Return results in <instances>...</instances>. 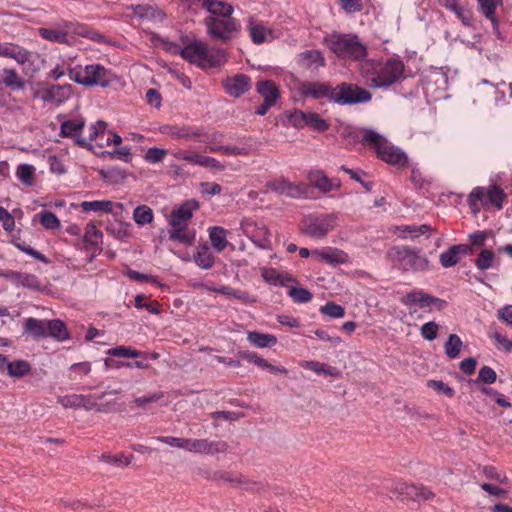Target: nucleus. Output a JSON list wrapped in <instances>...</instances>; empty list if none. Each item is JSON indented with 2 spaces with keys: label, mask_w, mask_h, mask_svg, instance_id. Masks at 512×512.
<instances>
[{
  "label": "nucleus",
  "mask_w": 512,
  "mask_h": 512,
  "mask_svg": "<svg viewBox=\"0 0 512 512\" xmlns=\"http://www.w3.org/2000/svg\"><path fill=\"white\" fill-rule=\"evenodd\" d=\"M199 203L195 199L183 202L179 207L173 209L168 217L169 239L180 242L186 246L194 244L196 232L189 228L193 212L198 210Z\"/></svg>",
  "instance_id": "obj_1"
},
{
  "label": "nucleus",
  "mask_w": 512,
  "mask_h": 512,
  "mask_svg": "<svg viewBox=\"0 0 512 512\" xmlns=\"http://www.w3.org/2000/svg\"><path fill=\"white\" fill-rule=\"evenodd\" d=\"M404 65L398 59L367 60L361 66V75L374 88L388 87L402 75Z\"/></svg>",
  "instance_id": "obj_2"
},
{
  "label": "nucleus",
  "mask_w": 512,
  "mask_h": 512,
  "mask_svg": "<svg viewBox=\"0 0 512 512\" xmlns=\"http://www.w3.org/2000/svg\"><path fill=\"white\" fill-rule=\"evenodd\" d=\"M85 125L86 120L83 117L67 119L61 123L60 136L70 138L76 146L86 148L88 150L92 149V142L97 141V139L100 138L101 142H98L97 144L100 147H104L105 144L102 140L106 134V122L99 120L91 124L88 136L83 135Z\"/></svg>",
  "instance_id": "obj_3"
},
{
  "label": "nucleus",
  "mask_w": 512,
  "mask_h": 512,
  "mask_svg": "<svg viewBox=\"0 0 512 512\" xmlns=\"http://www.w3.org/2000/svg\"><path fill=\"white\" fill-rule=\"evenodd\" d=\"M362 142L372 148L381 161L397 167H406L408 165L406 153L394 146L379 133L371 129L363 130Z\"/></svg>",
  "instance_id": "obj_4"
},
{
  "label": "nucleus",
  "mask_w": 512,
  "mask_h": 512,
  "mask_svg": "<svg viewBox=\"0 0 512 512\" xmlns=\"http://www.w3.org/2000/svg\"><path fill=\"white\" fill-rule=\"evenodd\" d=\"M326 46L339 58L363 60L367 55V47L355 34L334 32L324 38Z\"/></svg>",
  "instance_id": "obj_5"
},
{
  "label": "nucleus",
  "mask_w": 512,
  "mask_h": 512,
  "mask_svg": "<svg viewBox=\"0 0 512 512\" xmlns=\"http://www.w3.org/2000/svg\"><path fill=\"white\" fill-rule=\"evenodd\" d=\"M388 258L398 269L407 272L426 271L429 261L415 249L405 246H394L388 251Z\"/></svg>",
  "instance_id": "obj_6"
},
{
  "label": "nucleus",
  "mask_w": 512,
  "mask_h": 512,
  "mask_svg": "<svg viewBox=\"0 0 512 512\" xmlns=\"http://www.w3.org/2000/svg\"><path fill=\"white\" fill-rule=\"evenodd\" d=\"M204 24L210 38L227 43L236 38L241 31V23L232 15L225 17H206Z\"/></svg>",
  "instance_id": "obj_7"
},
{
  "label": "nucleus",
  "mask_w": 512,
  "mask_h": 512,
  "mask_svg": "<svg viewBox=\"0 0 512 512\" xmlns=\"http://www.w3.org/2000/svg\"><path fill=\"white\" fill-rule=\"evenodd\" d=\"M338 223L339 216L335 212L309 214L302 221V231L311 238L322 239L333 231Z\"/></svg>",
  "instance_id": "obj_8"
},
{
  "label": "nucleus",
  "mask_w": 512,
  "mask_h": 512,
  "mask_svg": "<svg viewBox=\"0 0 512 512\" xmlns=\"http://www.w3.org/2000/svg\"><path fill=\"white\" fill-rule=\"evenodd\" d=\"M0 57L11 58L21 65L23 69L31 70L32 72L39 71L45 62V59L38 53L28 51L18 44L9 42H0Z\"/></svg>",
  "instance_id": "obj_9"
},
{
  "label": "nucleus",
  "mask_w": 512,
  "mask_h": 512,
  "mask_svg": "<svg viewBox=\"0 0 512 512\" xmlns=\"http://www.w3.org/2000/svg\"><path fill=\"white\" fill-rule=\"evenodd\" d=\"M372 94L356 84L343 82L333 88L332 102L341 105L367 103Z\"/></svg>",
  "instance_id": "obj_10"
},
{
  "label": "nucleus",
  "mask_w": 512,
  "mask_h": 512,
  "mask_svg": "<svg viewBox=\"0 0 512 512\" xmlns=\"http://www.w3.org/2000/svg\"><path fill=\"white\" fill-rule=\"evenodd\" d=\"M401 303L407 307L418 305L422 309L433 307L438 311L443 310L447 306L445 300L432 296L421 289L405 294L401 298Z\"/></svg>",
  "instance_id": "obj_11"
},
{
  "label": "nucleus",
  "mask_w": 512,
  "mask_h": 512,
  "mask_svg": "<svg viewBox=\"0 0 512 512\" xmlns=\"http://www.w3.org/2000/svg\"><path fill=\"white\" fill-rule=\"evenodd\" d=\"M177 160L184 161L191 165H196L216 171H223L225 165L214 157H210L193 150H178L172 153Z\"/></svg>",
  "instance_id": "obj_12"
},
{
  "label": "nucleus",
  "mask_w": 512,
  "mask_h": 512,
  "mask_svg": "<svg viewBox=\"0 0 512 512\" xmlns=\"http://www.w3.org/2000/svg\"><path fill=\"white\" fill-rule=\"evenodd\" d=\"M114 79L113 73L101 64H89L84 67L82 85L86 87H108Z\"/></svg>",
  "instance_id": "obj_13"
},
{
  "label": "nucleus",
  "mask_w": 512,
  "mask_h": 512,
  "mask_svg": "<svg viewBox=\"0 0 512 512\" xmlns=\"http://www.w3.org/2000/svg\"><path fill=\"white\" fill-rule=\"evenodd\" d=\"M184 450L200 454H216L223 453L228 449L225 441H210L208 439H191L185 438Z\"/></svg>",
  "instance_id": "obj_14"
},
{
  "label": "nucleus",
  "mask_w": 512,
  "mask_h": 512,
  "mask_svg": "<svg viewBox=\"0 0 512 512\" xmlns=\"http://www.w3.org/2000/svg\"><path fill=\"white\" fill-rule=\"evenodd\" d=\"M67 25L68 21L62 20L51 27L39 28L38 34L41 38L47 41L71 46L73 45V40L69 36V30L66 27Z\"/></svg>",
  "instance_id": "obj_15"
},
{
  "label": "nucleus",
  "mask_w": 512,
  "mask_h": 512,
  "mask_svg": "<svg viewBox=\"0 0 512 512\" xmlns=\"http://www.w3.org/2000/svg\"><path fill=\"white\" fill-rule=\"evenodd\" d=\"M249 37L254 44L260 45L271 42L276 38L275 31L266 23L250 19L247 25Z\"/></svg>",
  "instance_id": "obj_16"
},
{
  "label": "nucleus",
  "mask_w": 512,
  "mask_h": 512,
  "mask_svg": "<svg viewBox=\"0 0 512 512\" xmlns=\"http://www.w3.org/2000/svg\"><path fill=\"white\" fill-rule=\"evenodd\" d=\"M393 490L403 499H411L414 501L420 499L429 500L434 497V494L427 488L405 482H396Z\"/></svg>",
  "instance_id": "obj_17"
},
{
  "label": "nucleus",
  "mask_w": 512,
  "mask_h": 512,
  "mask_svg": "<svg viewBox=\"0 0 512 512\" xmlns=\"http://www.w3.org/2000/svg\"><path fill=\"white\" fill-rule=\"evenodd\" d=\"M297 65L305 70L315 71L326 65L325 58L320 50L311 49L296 55Z\"/></svg>",
  "instance_id": "obj_18"
},
{
  "label": "nucleus",
  "mask_w": 512,
  "mask_h": 512,
  "mask_svg": "<svg viewBox=\"0 0 512 512\" xmlns=\"http://www.w3.org/2000/svg\"><path fill=\"white\" fill-rule=\"evenodd\" d=\"M72 93L73 88L70 84L51 85L41 92V99L47 103L61 105L71 97Z\"/></svg>",
  "instance_id": "obj_19"
},
{
  "label": "nucleus",
  "mask_w": 512,
  "mask_h": 512,
  "mask_svg": "<svg viewBox=\"0 0 512 512\" xmlns=\"http://www.w3.org/2000/svg\"><path fill=\"white\" fill-rule=\"evenodd\" d=\"M299 92L304 97L328 98L332 101L333 87L326 83L304 81L299 86Z\"/></svg>",
  "instance_id": "obj_20"
},
{
  "label": "nucleus",
  "mask_w": 512,
  "mask_h": 512,
  "mask_svg": "<svg viewBox=\"0 0 512 512\" xmlns=\"http://www.w3.org/2000/svg\"><path fill=\"white\" fill-rule=\"evenodd\" d=\"M469 254H471V246L468 244H456L442 252L439 256V261L444 268H450L457 265L462 257Z\"/></svg>",
  "instance_id": "obj_21"
},
{
  "label": "nucleus",
  "mask_w": 512,
  "mask_h": 512,
  "mask_svg": "<svg viewBox=\"0 0 512 512\" xmlns=\"http://www.w3.org/2000/svg\"><path fill=\"white\" fill-rule=\"evenodd\" d=\"M161 134L173 139H193L201 136V130L188 125H162L159 128Z\"/></svg>",
  "instance_id": "obj_22"
},
{
  "label": "nucleus",
  "mask_w": 512,
  "mask_h": 512,
  "mask_svg": "<svg viewBox=\"0 0 512 512\" xmlns=\"http://www.w3.org/2000/svg\"><path fill=\"white\" fill-rule=\"evenodd\" d=\"M225 91L234 97H240L247 92L251 87V79L244 74H237L234 77H229L223 81Z\"/></svg>",
  "instance_id": "obj_23"
},
{
  "label": "nucleus",
  "mask_w": 512,
  "mask_h": 512,
  "mask_svg": "<svg viewBox=\"0 0 512 512\" xmlns=\"http://www.w3.org/2000/svg\"><path fill=\"white\" fill-rule=\"evenodd\" d=\"M66 27L69 30V36L73 42L75 41L74 36H81L98 43L105 42V37L87 24L68 21Z\"/></svg>",
  "instance_id": "obj_24"
},
{
  "label": "nucleus",
  "mask_w": 512,
  "mask_h": 512,
  "mask_svg": "<svg viewBox=\"0 0 512 512\" xmlns=\"http://www.w3.org/2000/svg\"><path fill=\"white\" fill-rule=\"evenodd\" d=\"M312 256L328 264H345L348 262V254L336 247H324L312 251Z\"/></svg>",
  "instance_id": "obj_25"
},
{
  "label": "nucleus",
  "mask_w": 512,
  "mask_h": 512,
  "mask_svg": "<svg viewBox=\"0 0 512 512\" xmlns=\"http://www.w3.org/2000/svg\"><path fill=\"white\" fill-rule=\"evenodd\" d=\"M267 187L281 195H286L292 198H298L304 193V187L291 183L284 178L275 179L268 182Z\"/></svg>",
  "instance_id": "obj_26"
},
{
  "label": "nucleus",
  "mask_w": 512,
  "mask_h": 512,
  "mask_svg": "<svg viewBox=\"0 0 512 512\" xmlns=\"http://www.w3.org/2000/svg\"><path fill=\"white\" fill-rule=\"evenodd\" d=\"M238 355L240 358L248 361L249 363H253L259 368L267 369L270 372H276L281 374H287V369L283 366H275L273 364L268 363L264 358L260 357L256 352L253 351H239Z\"/></svg>",
  "instance_id": "obj_27"
},
{
  "label": "nucleus",
  "mask_w": 512,
  "mask_h": 512,
  "mask_svg": "<svg viewBox=\"0 0 512 512\" xmlns=\"http://www.w3.org/2000/svg\"><path fill=\"white\" fill-rule=\"evenodd\" d=\"M238 355L240 358L248 361L249 363H253L259 368L267 369L270 372H276L281 374H287V369L283 366H275L273 364L268 363L264 358L260 357L256 352L253 351H239Z\"/></svg>",
  "instance_id": "obj_28"
},
{
  "label": "nucleus",
  "mask_w": 512,
  "mask_h": 512,
  "mask_svg": "<svg viewBox=\"0 0 512 512\" xmlns=\"http://www.w3.org/2000/svg\"><path fill=\"white\" fill-rule=\"evenodd\" d=\"M206 44L201 41H193L187 44L181 51V56L190 63L201 66L203 55H205Z\"/></svg>",
  "instance_id": "obj_29"
},
{
  "label": "nucleus",
  "mask_w": 512,
  "mask_h": 512,
  "mask_svg": "<svg viewBox=\"0 0 512 512\" xmlns=\"http://www.w3.org/2000/svg\"><path fill=\"white\" fill-rule=\"evenodd\" d=\"M309 182L323 193L330 192L340 187L339 182L329 179L322 171L314 170L308 173Z\"/></svg>",
  "instance_id": "obj_30"
},
{
  "label": "nucleus",
  "mask_w": 512,
  "mask_h": 512,
  "mask_svg": "<svg viewBox=\"0 0 512 512\" xmlns=\"http://www.w3.org/2000/svg\"><path fill=\"white\" fill-rule=\"evenodd\" d=\"M1 84H4L14 91H21L26 87L25 80L20 76L17 70L7 67L1 70L0 85Z\"/></svg>",
  "instance_id": "obj_31"
},
{
  "label": "nucleus",
  "mask_w": 512,
  "mask_h": 512,
  "mask_svg": "<svg viewBox=\"0 0 512 512\" xmlns=\"http://www.w3.org/2000/svg\"><path fill=\"white\" fill-rule=\"evenodd\" d=\"M193 259L195 264L201 269H211L215 264V256L208 244H199L194 252Z\"/></svg>",
  "instance_id": "obj_32"
},
{
  "label": "nucleus",
  "mask_w": 512,
  "mask_h": 512,
  "mask_svg": "<svg viewBox=\"0 0 512 512\" xmlns=\"http://www.w3.org/2000/svg\"><path fill=\"white\" fill-rule=\"evenodd\" d=\"M24 334L34 339L46 338L47 320L37 319L33 317L26 318L23 323Z\"/></svg>",
  "instance_id": "obj_33"
},
{
  "label": "nucleus",
  "mask_w": 512,
  "mask_h": 512,
  "mask_svg": "<svg viewBox=\"0 0 512 512\" xmlns=\"http://www.w3.org/2000/svg\"><path fill=\"white\" fill-rule=\"evenodd\" d=\"M256 90L263 98V101L273 105L276 104V101L280 97V91L272 80H262L257 82Z\"/></svg>",
  "instance_id": "obj_34"
},
{
  "label": "nucleus",
  "mask_w": 512,
  "mask_h": 512,
  "mask_svg": "<svg viewBox=\"0 0 512 512\" xmlns=\"http://www.w3.org/2000/svg\"><path fill=\"white\" fill-rule=\"evenodd\" d=\"M209 239L212 247L217 252H223L228 246H234L227 240V230L221 226H213L209 228Z\"/></svg>",
  "instance_id": "obj_35"
},
{
  "label": "nucleus",
  "mask_w": 512,
  "mask_h": 512,
  "mask_svg": "<svg viewBox=\"0 0 512 512\" xmlns=\"http://www.w3.org/2000/svg\"><path fill=\"white\" fill-rule=\"evenodd\" d=\"M46 337H51L59 342H63L70 338V334L63 321L52 319L47 320Z\"/></svg>",
  "instance_id": "obj_36"
},
{
  "label": "nucleus",
  "mask_w": 512,
  "mask_h": 512,
  "mask_svg": "<svg viewBox=\"0 0 512 512\" xmlns=\"http://www.w3.org/2000/svg\"><path fill=\"white\" fill-rule=\"evenodd\" d=\"M247 340L250 344L258 348H271L277 343L276 336L258 331H249L247 333Z\"/></svg>",
  "instance_id": "obj_37"
},
{
  "label": "nucleus",
  "mask_w": 512,
  "mask_h": 512,
  "mask_svg": "<svg viewBox=\"0 0 512 512\" xmlns=\"http://www.w3.org/2000/svg\"><path fill=\"white\" fill-rule=\"evenodd\" d=\"M226 62V54L222 49H218L216 51H208V48H205V55H203V59L201 62L200 68H215L220 67Z\"/></svg>",
  "instance_id": "obj_38"
},
{
  "label": "nucleus",
  "mask_w": 512,
  "mask_h": 512,
  "mask_svg": "<svg viewBox=\"0 0 512 512\" xmlns=\"http://www.w3.org/2000/svg\"><path fill=\"white\" fill-rule=\"evenodd\" d=\"M15 176L25 187H32L36 182V168L31 164H19Z\"/></svg>",
  "instance_id": "obj_39"
},
{
  "label": "nucleus",
  "mask_w": 512,
  "mask_h": 512,
  "mask_svg": "<svg viewBox=\"0 0 512 512\" xmlns=\"http://www.w3.org/2000/svg\"><path fill=\"white\" fill-rule=\"evenodd\" d=\"M205 9L211 14L209 17H225L234 12L231 4L221 0H209Z\"/></svg>",
  "instance_id": "obj_40"
},
{
  "label": "nucleus",
  "mask_w": 512,
  "mask_h": 512,
  "mask_svg": "<svg viewBox=\"0 0 512 512\" xmlns=\"http://www.w3.org/2000/svg\"><path fill=\"white\" fill-rule=\"evenodd\" d=\"M506 198V194L503 189L496 185H491L486 191L485 201L483 206L493 205L497 209H502L503 202Z\"/></svg>",
  "instance_id": "obj_41"
},
{
  "label": "nucleus",
  "mask_w": 512,
  "mask_h": 512,
  "mask_svg": "<svg viewBox=\"0 0 512 512\" xmlns=\"http://www.w3.org/2000/svg\"><path fill=\"white\" fill-rule=\"evenodd\" d=\"M396 230L399 232V236L403 238H417L420 235H424L428 233L431 230V227L429 225L423 224V225H402L398 226Z\"/></svg>",
  "instance_id": "obj_42"
},
{
  "label": "nucleus",
  "mask_w": 512,
  "mask_h": 512,
  "mask_svg": "<svg viewBox=\"0 0 512 512\" xmlns=\"http://www.w3.org/2000/svg\"><path fill=\"white\" fill-rule=\"evenodd\" d=\"M31 371V365L26 360L8 361L7 374L13 378H21Z\"/></svg>",
  "instance_id": "obj_43"
},
{
  "label": "nucleus",
  "mask_w": 512,
  "mask_h": 512,
  "mask_svg": "<svg viewBox=\"0 0 512 512\" xmlns=\"http://www.w3.org/2000/svg\"><path fill=\"white\" fill-rule=\"evenodd\" d=\"M306 127L317 132H325L330 128V123L318 113L307 111Z\"/></svg>",
  "instance_id": "obj_44"
},
{
  "label": "nucleus",
  "mask_w": 512,
  "mask_h": 512,
  "mask_svg": "<svg viewBox=\"0 0 512 512\" xmlns=\"http://www.w3.org/2000/svg\"><path fill=\"white\" fill-rule=\"evenodd\" d=\"M133 13L136 16L147 20H156L161 19L163 17L161 11L157 10L155 7L148 4L136 5L135 7H133Z\"/></svg>",
  "instance_id": "obj_45"
},
{
  "label": "nucleus",
  "mask_w": 512,
  "mask_h": 512,
  "mask_svg": "<svg viewBox=\"0 0 512 512\" xmlns=\"http://www.w3.org/2000/svg\"><path fill=\"white\" fill-rule=\"evenodd\" d=\"M132 458V455H125L124 453H119L115 455H112L110 453H103L99 457V460L111 464L113 466L122 467L128 466L131 463Z\"/></svg>",
  "instance_id": "obj_46"
},
{
  "label": "nucleus",
  "mask_w": 512,
  "mask_h": 512,
  "mask_svg": "<svg viewBox=\"0 0 512 512\" xmlns=\"http://www.w3.org/2000/svg\"><path fill=\"white\" fill-rule=\"evenodd\" d=\"M82 210L85 212L95 211V212H106L110 213L113 209V202L109 200L102 201H84L81 204Z\"/></svg>",
  "instance_id": "obj_47"
},
{
  "label": "nucleus",
  "mask_w": 512,
  "mask_h": 512,
  "mask_svg": "<svg viewBox=\"0 0 512 512\" xmlns=\"http://www.w3.org/2000/svg\"><path fill=\"white\" fill-rule=\"evenodd\" d=\"M133 219L138 225H146L153 221V211L147 205H139L133 211Z\"/></svg>",
  "instance_id": "obj_48"
},
{
  "label": "nucleus",
  "mask_w": 512,
  "mask_h": 512,
  "mask_svg": "<svg viewBox=\"0 0 512 512\" xmlns=\"http://www.w3.org/2000/svg\"><path fill=\"white\" fill-rule=\"evenodd\" d=\"M495 253L491 249H483L474 260L475 266L479 270H488L493 267Z\"/></svg>",
  "instance_id": "obj_49"
},
{
  "label": "nucleus",
  "mask_w": 512,
  "mask_h": 512,
  "mask_svg": "<svg viewBox=\"0 0 512 512\" xmlns=\"http://www.w3.org/2000/svg\"><path fill=\"white\" fill-rule=\"evenodd\" d=\"M462 345L463 343L460 337L456 334H451L444 345L446 355L451 359L457 358Z\"/></svg>",
  "instance_id": "obj_50"
},
{
  "label": "nucleus",
  "mask_w": 512,
  "mask_h": 512,
  "mask_svg": "<svg viewBox=\"0 0 512 512\" xmlns=\"http://www.w3.org/2000/svg\"><path fill=\"white\" fill-rule=\"evenodd\" d=\"M168 154L169 150L167 149L151 147L145 152L143 159L149 164H159L164 161Z\"/></svg>",
  "instance_id": "obj_51"
},
{
  "label": "nucleus",
  "mask_w": 512,
  "mask_h": 512,
  "mask_svg": "<svg viewBox=\"0 0 512 512\" xmlns=\"http://www.w3.org/2000/svg\"><path fill=\"white\" fill-rule=\"evenodd\" d=\"M41 225L47 230H56L61 223L58 217L51 211L44 210L38 214Z\"/></svg>",
  "instance_id": "obj_52"
},
{
  "label": "nucleus",
  "mask_w": 512,
  "mask_h": 512,
  "mask_svg": "<svg viewBox=\"0 0 512 512\" xmlns=\"http://www.w3.org/2000/svg\"><path fill=\"white\" fill-rule=\"evenodd\" d=\"M134 305L138 309H146L151 314H159L160 313V305L157 301H146V296L143 294H138L134 298Z\"/></svg>",
  "instance_id": "obj_53"
},
{
  "label": "nucleus",
  "mask_w": 512,
  "mask_h": 512,
  "mask_svg": "<svg viewBox=\"0 0 512 512\" xmlns=\"http://www.w3.org/2000/svg\"><path fill=\"white\" fill-rule=\"evenodd\" d=\"M500 3L501 0H478L480 11L492 21L495 20V10Z\"/></svg>",
  "instance_id": "obj_54"
},
{
  "label": "nucleus",
  "mask_w": 512,
  "mask_h": 512,
  "mask_svg": "<svg viewBox=\"0 0 512 512\" xmlns=\"http://www.w3.org/2000/svg\"><path fill=\"white\" fill-rule=\"evenodd\" d=\"M211 153H223L225 155H243L246 156L249 154V150L245 147H237V146H213L210 147Z\"/></svg>",
  "instance_id": "obj_55"
},
{
  "label": "nucleus",
  "mask_w": 512,
  "mask_h": 512,
  "mask_svg": "<svg viewBox=\"0 0 512 512\" xmlns=\"http://www.w3.org/2000/svg\"><path fill=\"white\" fill-rule=\"evenodd\" d=\"M288 295L295 303H307L312 299L311 292L305 288H297L291 286L288 290Z\"/></svg>",
  "instance_id": "obj_56"
},
{
  "label": "nucleus",
  "mask_w": 512,
  "mask_h": 512,
  "mask_svg": "<svg viewBox=\"0 0 512 512\" xmlns=\"http://www.w3.org/2000/svg\"><path fill=\"white\" fill-rule=\"evenodd\" d=\"M320 312L330 318H342L345 315V309L334 302H327L324 306H321Z\"/></svg>",
  "instance_id": "obj_57"
},
{
  "label": "nucleus",
  "mask_w": 512,
  "mask_h": 512,
  "mask_svg": "<svg viewBox=\"0 0 512 512\" xmlns=\"http://www.w3.org/2000/svg\"><path fill=\"white\" fill-rule=\"evenodd\" d=\"M17 281L22 286L30 289L39 290L41 288V283L39 279L35 275L30 273H18Z\"/></svg>",
  "instance_id": "obj_58"
},
{
  "label": "nucleus",
  "mask_w": 512,
  "mask_h": 512,
  "mask_svg": "<svg viewBox=\"0 0 512 512\" xmlns=\"http://www.w3.org/2000/svg\"><path fill=\"white\" fill-rule=\"evenodd\" d=\"M102 238V232L92 222H89L85 227L84 240L87 243L96 245Z\"/></svg>",
  "instance_id": "obj_59"
},
{
  "label": "nucleus",
  "mask_w": 512,
  "mask_h": 512,
  "mask_svg": "<svg viewBox=\"0 0 512 512\" xmlns=\"http://www.w3.org/2000/svg\"><path fill=\"white\" fill-rule=\"evenodd\" d=\"M12 243L19 250L32 256L33 258H35L37 260H41V261H46L45 256L43 254H41L39 251L30 247V245H28L25 241H22L18 238V239L13 240Z\"/></svg>",
  "instance_id": "obj_60"
},
{
  "label": "nucleus",
  "mask_w": 512,
  "mask_h": 512,
  "mask_svg": "<svg viewBox=\"0 0 512 512\" xmlns=\"http://www.w3.org/2000/svg\"><path fill=\"white\" fill-rule=\"evenodd\" d=\"M289 122L297 129L306 127L307 111L295 110L288 115Z\"/></svg>",
  "instance_id": "obj_61"
},
{
  "label": "nucleus",
  "mask_w": 512,
  "mask_h": 512,
  "mask_svg": "<svg viewBox=\"0 0 512 512\" xmlns=\"http://www.w3.org/2000/svg\"><path fill=\"white\" fill-rule=\"evenodd\" d=\"M497 374L489 366H483L480 368L476 382H482L484 384H492L496 381Z\"/></svg>",
  "instance_id": "obj_62"
},
{
  "label": "nucleus",
  "mask_w": 512,
  "mask_h": 512,
  "mask_svg": "<svg viewBox=\"0 0 512 512\" xmlns=\"http://www.w3.org/2000/svg\"><path fill=\"white\" fill-rule=\"evenodd\" d=\"M439 330V325L436 322L430 321L422 325L420 333L422 337L428 341L436 339Z\"/></svg>",
  "instance_id": "obj_63"
},
{
  "label": "nucleus",
  "mask_w": 512,
  "mask_h": 512,
  "mask_svg": "<svg viewBox=\"0 0 512 512\" xmlns=\"http://www.w3.org/2000/svg\"><path fill=\"white\" fill-rule=\"evenodd\" d=\"M490 337L495 340V344L498 349H503L507 352L512 350V341L509 340L506 335L498 331H494L490 334Z\"/></svg>",
  "instance_id": "obj_64"
}]
</instances>
